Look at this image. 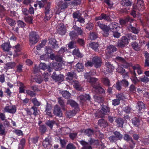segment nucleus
I'll list each match as a JSON object with an SVG mask.
<instances>
[{
	"label": "nucleus",
	"mask_w": 149,
	"mask_h": 149,
	"mask_svg": "<svg viewBox=\"0 0 149 149\" xmlns=\"http://www.w3.org/2000/svg\"><path fill=\"white\" fill-rule=\"evenodd\" d=\"M29 38L30 44L31 46L35 45L38 41L39 36L36 32L32 31L29 33Z\"/></svg>",
	"instance_id": "f257e3e1"
},
{
	"label": "nucleus",
	"mask_w": 149,
	"mask_h": 149,
	"mask_svg": "<svg viewBox=\"0 0 149 149\" xmlns=\"http://www.w3.org/2000/svg\"><path fill=\"white\" fill-rule=\"evenodd\" d=\"M79 142L83 146L81 149H92V147L91 146V145L93 143H95L97 145L98 144V140H94L92 139V138H91L89 141V143L83 140L79 141Z\"/></svg>",
	"instance_id": "f03ea898"
},
{
	"label": "nucleus",
	"mask_w": 149,
	"mask_h": 149,
	"mask_svg": "<svg viewBox=\"0 0 149 149\" xmlns=\"http://www.w3.org/2000/svg\"><path fill=\"white\" fill-rule=\"evenodd\" d=\"M112 134H113L108 138L109 140L111 143L115 142L118 140H121L123 138V135L117 131L113 132Z\"/></svg>",
	"instance_id": "7ed1b4c3"
},
{
	"label": "nucleus",
	"mask_w": 149,
	"mask_h": 149,
	"mask_svg": "<svg viewBox=\"0 0 149 149\" xmlns=\"http://www.w3.org/2000/svg\"><path fill=\"white\" fill-rule=\"evenodd\" d=\"M50 3H48L47 4V6L45 7V16L44 18V20L45 22L49 20L53 15L52 12L50 8Z\"/></svg>",
	"instance_id": "20e7f679"
},
{
	"label": "nucleus",
	"mask_w": 149,
	"mask_h": 149,
	"mask_svg": "<svg viewBox=\"0 0 149 149\" xmlns=\"http://www.w3.org/2000/svg\"><path fill=\"white\" fill-rule=\"evenodd\" d=\"M128 43V39L125 36H123L117 42V46L119 48H123Z\"/></svg>",
	"instance_id": "39448f33"
},
{
	"label": "nucleus",
	"mask_w": 149,
	"mask_h": 149,
	"mask_svg": "<svg viewBox=\"0 0 149 149\" xmlns=\"http://www.w3.org/2000/svg\"><path fill=\"white\" fill-rule=\"evenodd\" d=\"M93 65L96 68H100L102 63L101 59L98 56H95L93 57L92 59Z\"/></svg>",
	"instance_id": "423d86ee"
},
{
	"label": "nucleus",
	"mask_w": 149,
	"mask_h": 149,
	"mask_svg": "<svg viewBox=\"0 0 149 149\" xmlns=\"http://www.w3.org/2000/svg\"><path fill=\"white\" fill-rule=\"evenodd\" d=\"M97 25L102 29L105 33H106V36L109 35V26L103 24L101 23L100 21L97 23Z\"/></svg>",
	"instance_id": "0eeeda50"
},
{
	"label": "nucleus",
	"mask_w": 149,
	"mask_h": 149,
	"mask_svg": "<svg viewBox=\"0 0 149 149\" xmlns=\"http://www.w3.org/2000/svg\"><path fill=\"white\" fill-rule=\"evenodd\" d=\"M4 110L6 112L14 114L16 112V108L15 106L9 105L6 106Z\"/></svg>",
	"instance_id": "6e6552de"
},
{
	"label": "nucleus",
	"mask_w": 149,
	"mask_h": 149,
	"mask_svg": "<svg viewBox=\"0 0 149 149\" xmlns=\"http://www.w3.org/2000/svg\"><path fill=\"white\" fill-rule=\"evenodd\" d=\"M102 19H104L108 22H111V21L110 16L108 14L102 13L100 16L95 18V19L96 20H101Z\"/></svg>",
	"instance_id": "1a4fd4ad"
},
{
	"label": "nucleus",
	"mask_w": 149,
	"mask_h": 149,
	"mask_svg": "<svg viewBox=\"0 0 149 149\" xmlns=\"http://www.w3.org/2000/svg\"><path fill=\"white\" fill-rule=\"evenodd\" d=\"M95 91L97 94H103L105 93V90L101 86L100 84H98L95 87L92 89V91Z\"/></svg>",
	"instance_id": "9d476101"
},
{
	"label": "nucleus",
	"mask_w": 149,
	"mask_h": 149,
	"mask_svg": "<svg viewBox=\"0 0 149 149\" xmlns=\"http://www.w3.org/2000/svg\"><path fill=\"white\" fill-rule=\"evenodd\" d=\"M48 43L52 45L51 47L52 48L55 49L59 47L57 43V41L54 38H49L48 39Z\"/></svg>",
	"instance_id": "9b49d317"
},
{
	"label": "nucleus",
	"mask_w": 149,
	"mask_h": 149,
	"mask_svg": "<svg viewBox=\"0 0 149 149\" xmlns=\"http://www.w3.org/2000/svg\"><path fill=\"white\" fill-rule=\"evenodd\" d=\"M57 30V33L62 35L65 34L66 33L65 28L62 24H60L58 26Z\"/></svg>",
	"instance_id": "f8f14e48"
},
{
	"label": "nucleus",
	"mask_w": 149,
	"mask_h": 149,
	"mask_svg": "<svg viewBox=\"0 0 149 149\" xmlns=\"http://www.w3.org/2000/svg\"><path fill=\"white\" fill-rule=\"evenodd\" d=\"M78 99L82 103L85 102L86 100L90 101L91 97L88 94H85L84 95H81L78 97Z\"/></svg>",
	"instance_id": "ddd939ff"
},
{
	"label": "nucleus",
	"mask_w": 149,
	"mask_h": 149,
	"mask_svg": "<svg viewBox=\"0 0 149 149\" xmlns=\"http://www.w3.org/2000/svg\"><path fill=\"white\" fill-rule=\"evenodd\" d=\"M134 19L130 18L129 16H127L124 19H121L120 20V24L123 26H126L128 22H132Z\"/></svg>",
	"instance_id": "4468645a"
},
{
	"label": "nucleus",
	"mask_w": 149,
	"mask_h": 149,
	"mask_svg": "<svg viewBox=\"0 0 149 149\" xmlns=\"http://www.w3.org/2000/svg\"><path fill=\"white\" fill-rule=\"evenodd\" d=\"M105 65L107 68L106 71L109 73H111L114 69V66L108 61H105Z\"/></svg>",
	"instance_id": "2eb2a0df"
},
{
	"label": "nucleus",
	"mask_w": 149,
	"mask_h": 149,
	"mask_svg": "<svg viewBox=\"0 0 149 149\" xmlns=\"http://www.w3.org/2000/svg\"><path fill=\"white\" fill-rule=\"evenodd\" d=\"M53 113L56 116H61L62 115V111L60 107L58 105H55Z\"/></svg>",
	"instance_id": "dca6fc26"
},
{
	"label": "nucleus",
	"mask_w": 149,
	"mask_h": 149,
	"mask_svg": "<svg viewBox=\"0 0 149 149\" xmlns=\"http://www.w3.org/2000/svg\"><path fill=\"white\" fill-rule=\"evenodd\" d=\"M123 139L125 140L127 142H130V141L132 143L133 146H130L131 148H133L134 147L135 144V142L133 141L131 136H130L128 134H124Z\"/></svg>",
	"instance_id": "f3484780"
},
{
	"label": "nucleus",
	"mask_w": 149,
	"mask_h": 149,
	"mask_svg": "<svg viewBox=\"0 0 149 149\" xmlns=\"http://www.w3.org/2000/svg\"><path fill=\"white\" fill-rule=\"evenodd\" d=\"M106 50L108 54H111L114 52H116L117 51V48L115 46L111 45L107 47Z\"/></svg>",
	"instance_id": "a211bd4d"
},
{
	"label": "nucleus",
	"mask_w": 149,
	"mask_h": 149,
	"mask_svg": "<svg viewBox=\"0 0 149 149\" xmlns=\"http://www.w3.org/2000/svg\"><path fill=\"white\" fill-rule=\"evenodd\" d=\"M52 77L56 81H60L63 80L64 76L63 75L61 74L57 75L55 72H54L52 76Z\"/></svg>",
	"instance_id": "6ab92c4d"
},
{
	"label": "nucleus",
	"mask_w": 149,
	"mask_h": 149,
	"mask_svg": "<svg viewBox=\"0 0 149 149\" xmlns=\"http://www.w3.org/2000/svg\"><path fill=\"white\" fill-rule=\"evenodd\" d=\"M39 68L40 69L45 70H47L49 72L51 71V69L49 66L47 65L45 63H41L39 65Z\"/></svg>",
	"instance_id": "aec40b11"
},
{
	"label": "nucleus",
	"mask_w": 149,
	"mask_h": 149,
	"mask_svg": "<svg viewBox=\"0 0 149 149\" xmlns=\"http://www.w3.org/2000/svg\"><path fill=\"white\" fill-rule=\"evenodd\" d=\"M98 124L99 126L102 128H105L108 125L107 121L103 119L98 120Z\"/></svg>",
	"instance_id": "412c9836"
},
{
	"label": "nucleus",
	"mask_w": 149,
	"mask_h": 149,
	"mask_svg": "<svg viewBox=\"0 0 149 149\" xmlns=\"http://www.w3.org/2000/svg\"><path fill=\"white\" fill-rule=\"evenodd\" d=\"M50 58L51 59L55 60L58 62H61L63 60L62 57L59 55H55L54 54H50Z\"/></svg>",
	"instance_id": "4be33fe9"
},
{
	"label": "nucleus",
	"mask_w": 149,
	"mask_h": 149,
	"mask_svg": "<svg viewBox=\"0 0 149 149\" xmlns=\"http://www.w3.org/2000/svg\"><path fill=\"white\" fill-rule=\"evenodd\" d=\"M52 108V107L51 104L47 102L45 112L47 115L51 117H52V116L51 113V110Z\"/></svg>",
	"instance_id": "5701e85b"
},
{
	"label": "nucleus",
	"mask_w": 149,
	"mask_h": 149,
	"mask_svg": "<svg viewBox=\"0 0 149 149\" xmlns=\"http://www.w3.org/2000/svg\"><path fill=\"white\" fill-rule=\"evenodd\" d=\"M59 9L62 10H64L68 8V3L65 1H61L59 2L58 4Z\"/></svg>",
	"instance_id": "b1692460"
},
{
	"label": "nucleus",
	"mask_w": 149,
	"mask_h": 149,
	"mask_svg": "<svg viewBox=\"0 0 149 149\" xmlns=\"http://www.w3.org/2000/svg\"><path fill=\"white\" fill-rule=\"evenodd\" d=\"M74 29V30L75 31L76 33L79 35H82L84 33V31L81 28L77 26L76 25H74L73 27Z\"/></svg>",
	"instance_id": "393cba45"
},
{
	"label": "nucleus",
	"mask_w": 149,
	"mask_h": 149,
	"mask_svg": "<svg viewBox=\"0 0 149 149\" xmlns=\"http://www.w3.org/2000/svg\"><path fill=\"white\" fill-rule=\"evenodd\" d=\"M98 80V79L97 78L91 77L88 82L91 84V86L93 87L92 88H93L98 85V84L96 83Z\"/></svg>",
	"instance_id": "a878e982"
},
{
	"label": "nucleus",
	"mask_w": 149,
	"mask_h": 149,
	"mask_svg": "<svg viewBox=\"0 0 149 149\" xmlns=\"http://www.w3.org/2000/svg\"><path fill=\"white\" fill-rule=\"evenodd\" d=\"M101 80L103 84L105 86L109 87L110 85L109 79L107 77H104L101 79Z\"/></svg>",
	"instance_id": "bb28decb"
},
{
	"label": "nucleus",
	"mask_w": 149,
	"mask_h": 149,
	"mask_svg": "<svg viewBox=\"0 0 149 149\" xmlns=\"http://www.w3.org/2000/svg\"><path fill=\"white\" fill-rule=\"evenodd\" d=\"M76 74L73 72H68L67 74V77L66 78L67 80H72L74 78L76 77Z\"/></svg>",
	"instance_id": "cd10ccee"
},
{
	"label": "nucleus",
	"mask_w": 149,
	"mask_h": 149,
	"mask_svg": "<svg viewBox=\"0 0 149 149\" xmlns=\"http://www.w3.org/2000/svg\"><path fill=\"white\" fill-rule=\"evenodd\" d=\"M115 122L117 123V125L118 127H123V124L124 123V121L123 119L119 118L116 119Z\"/></svg>",
	"instance_id": "c85d7f7f"
},
{
	"label": "nucleus",
	"mask_w": 149,
	"mask_h": 149,
	"mask_svg": "<svg viewBox=\"0 0 149 149\" xmlns=\"http://www.w3.org/2000/svg\"><path fill=\"white\" fill-rule=\"evenodd\" d=\"M128 29L130 31L135 34H138L139 32V30L137 28L132 26L130 24L128 27Z\"/></svg>",
	"instance_id": "c756f323"
},
{
	"label": "nucleus",
	"mask_w": 149,
	"mask_h": 149,
	"mask_svg": "<svg viewBox=\"0 0 149 149\" xmlns=\"http://www.w3.org/2000/svg\"><path fill=\"white\" fill-rule=\"evenodd\" d=\"M67 103L68 104H70L72 107L75 109H77L78 108V104L74 101L72 100H68Z\"/></svg>",
	"instance_id": "7c9ffc66"
},
{
	"label": "nucleus",
	"mask_w": 149,
	"mask_h": 149,
	"mask_svg": "<svg viewBox=\"0 0 149 149\" xmlns=\"http://www.w3.org/2000/svg\"><path fill=\"white\" fill-rule=\"evenodd\" d=\"M138 105V109L140 112H141V111L145 109V104L141 101H139L137 103Z\"/></svg>",
	"instance_id": "2f4dec72"
},
{
	"label": "nucleus",
	"mask_w": 149,
	"mask_h": 149,
	"mask_svg": "<svg viewBox=\"0 0 149 149\" xmlns=\"http://www.w3.org/2000/svg\"><path fill=\"white\" fill-rule=\"evenodd\" d=\"M1 46L4 51L8 52L11 47L10 44L8 43L3 44Z\"/></svg>",
	"instance_id": "473e14b6"
},
{
	"label": "nucleus",
	"mask_w": 149,
	"mask_h": 149,
	"mask_svg": "<svg viewBox=\"0 0 149 149\" xmlns=\"http://www.w3.org/2000/svg\"><path fill=\"white\" fill-rule=\"evenodd\" d=\"M70 39L72 40H74L77 38L78 35L76 33V32L74 30L70 31L69 33Z\"/></svg>",
	"instance_id": "72a5a7b5"
},
{
	"label": "nucleus",
	"mask_w": 149,
	"mask_h": 149,
	"mask_svg": "<svg viewBox=\"0 0 149 149\" xmlns=\"http://www.w3.org/2000/svg\"><path fill=\"white\" fill-rule=\"evenodd\" d=\"M109 28V30H111L112 32L115 31L118 28V24L115 23H111Z\"/></svg>",
	"instance_id": "f704fd0d"
},
{
	"label": "nucleus",
	"mask_w": 149,
	"mask_h": 149,
	"mask_svg": "<svg viewBox=\"0 0 149 149\" xmlns=\"http://www.w3.org/2000/svg\"><path fill=\"white\" fill-rule=\"evenodd\" d=\"M89 46L93 49L97 51L98 50L99 44L97 42H92L89 43Z\"/></svg>",
	"instance_id": "c9c22d12"
},
{
	"label": "nucleus",
	"mask_w": 149,
	"mask_h": 149,
	"mask_svg": "<svg viewBox=\"0 0 149 149\" xmlns=\"http://www.w3.org/2000/svg\"><path fill=\"white\" fill-rule=\"evenodd\" d=\"M75 67L76 69L79 72L83 71L84 66L83 64L81 63H78L76 65Z\"/></svg>",
	"instance_id": "e433bc0d"
},
{
	"label": "nucleus",
	"mask_w": 149,
	"mask_h": 149,
	"mask_svg": "<svg viewBox=\"0 0 149 149\" xmlns=\"http://www.w3.org/2000/svg\"><path fill=\"white\" fill-rule=\"evenodd\" d=\"M76 113V112L74 110H69L66 111V115L67 117L70 118L72 117L75 116Z\"/></svg>",
	"instance_id": "4c0bfd02"
},
{
	"label": "nucleus",
	"mask_w": 149,
	"mask_h": 149,
	"mask_svg": "<svg viewBox=\"0 0 149 149\" xmlns=\"http://www.w3.org/2000/svg\"><path fill=\"white\" fill-rule=\"evenodd\" d=\"M132 122L134 126L138 127L140 125V121L138 118L134 117L132 120Z\"/></svg>",
	"instance_id": "58836bf2"
},
{
	"label": "nucleus",
	"mask_w": 149,
	"mask_h": 149,
	"mask_svg": "<svg viewBox=\"0 0 149 149\" xmlns=\"http://www.w3.org/2000/svg\"><path fill=\"white\" fill-rule=\"evenodd\" d=\"M74 87L77 90L82 91L83 90L80 83L78 81H75L74 84Z\"/></svg>",
	"instance_id": "ea45409f"
},
{
	"label": "nucleus",
	"mask_w": 149,
	"mask_h": 149,
	"mask_svg": "<svg viewBox=\"0 0 149 149\" xmlns=\"http://www.w3.org/2000/svg\"><path fill=\"white\" fill-rule=\"evenodd\" d=\"M49 137V136H48L43 141L42 145L45 148H47L50 143Z\"/></svg>",
	"instance_id": "a19ab883"
},
{
	"label": "nucleus",
	"mask_w": 149,
	"mask_h": 149,
	"mask_svg": "<svg viewBox=\"0 0 149 149\" xmlns=\"http://www.w3.org/2000/svg\"><path fill=\"white\" fill-rule=\"evenodd\" d=\"M94 98L95 101L98 103H102L104 101L103 97L100 96H98L97 95L94 96Z\"/></svg>",
	"instance_id": "79ce46f5"
},
{
	"label": "nucleus",
	"mask_w": 149,
	"mask_h": 149,
	"mask_svg": "<svg viewBox=\"0 0 149 149\" xmlns=\"http://www.w3.org/2000/svg\"><path fill=\"white\" fill-rule=\"evenodd\" d=\"M105 115V114L101 110L96 111L95 113V116L98 118H102L104 117Z\"/></svg>",
	"instance_id": "37998d69"
},
{
	"label": "nucleus",
	"mask_w": 149,
	"mask_h": 149,
	"mask_svg": "<svg viewBox=\"0 0 149 149\" xmlns=\"http://www.w3.org/2000/svg\"><path fill=\"white\" fill-rule=\"evenodd\" d=\"M48 0H42L41 1H40L38 2V4L40 8L43 7L45 6H47V4L49 2L47 3Z\"/></svg>",
	"instance_id": "c03bdc74"
},
{
	"label": "nucleus",
	"mask_w": 149,
	"mask_h": 149,
	"mask_svg": "<svg viewBox=\"0 0 149 149\" xmlns=\"http://www.w3.org/2000/svg\"><path fill=\"white\" fill-rule=\"evenodd\" d=\"M6 20L8 24L11 26H13L16 24L15 21L11 18L7 17L6 18Z\"/></svg>",
	"instance_id": "a18cd8bd"
},
{
	"label": "nucleus",
	"mask_w": 149,
	"mask_h": 149,
	"mask_svg": "<svg viewBox=\"0 0 149 149\" xmlns=\"http://www.w3.org/2000/svg\"><path fill=\"white\" fill-rule=\"evenodd\" d=\"M120 3L123 6H131L132 2L129 0H122L120 2Z\"/></svg>",
	"instance_id": "49530a36"
},
{
	"label": "nucleus",
	"mask_w": 149,
	"mask_h": 149,
	"mask_svg": "<svg viewBox=\"0 0 149 149\" xmlns=\"http://www.w3.org/2000/svg\"><path fill=\"white\" fill-rule=\"evenodd\" d=\"M134 75L132 76L131 78V80L132 82L135 85L139 81V80L136 77V74L135 71H134Z\"/></svg>",
	"instance_id": "de8ad7c7"
},
{
	"label": "nucleus",
	"mask_w": 149,
	"mask_h": 149,
	"mask_svg": "<svg viewBox=\"0 0 149 149\" xmlns=\"http://www.w3.org/2000/svg\"><path fill=\"white\" fill-rule=\"evenodd\" d=\"M61 93L63 97L65 98L68 99L70 97L71 94L67 91H62Z\"/></svg>",
	"instance_id": "09e8293b"
},
{
	"label": "nucleus",
	"mask_w": 149,
	"mask_h": 149,
	"mask_svg": "<svg viewBox=\"0 0 149 149\" xmlns=\"http://www.w3.org/2000/svg\"><path fill=\"white\" fill-rule=\"evenodd\" d=\"M47 130L46 126L44 125H42L40 126L39 130L40 132L42 134L45 133Z\"/></svg>",
	"instance_id": "8fccbe9b"
},
{
	"label": "nucleus",
	"mask_w": 149,
	"mask_h": 149,
	"mask_svg": "<svg viewBox=\"0 0 149 149\" xmlns=\"http://www.w3.org/2000/svg\"><path fill=\"white\" fill-rule=\"evenodd\" d=\"M56 124V123L54 120H48L46 123V124L51 129L53 128L54 125Z\"/></svg>",
	"instance_id": "3c124183"
},
{
	"label": "nucleus",
	"mask_w": 149,
	"mask_h": 149,
	"mask_svg": "<svg viewBox=\"0 0 149 149\" xmlns=\"http://www.w3.org/2000/svg\"><path fill=\"white\" fill-rule=\"evenodd\" d=\"M53 67L56 70H60L61 69V64L60 63H55L53 65Z\"/></svg>",
	"instance_id": "603ef678"
},
{
	"label": "nucleus",
	"mask_w": 149,
	"mask_h": 149,
	"mask_svg": "<svg viewBox=\"0 0 149 149\" xmlns=\"http://www.w3.org/2000/svg\"><path fill=\"white\" fill-rule=\"evenodd\" d=\"M101 110L105 114V115L106 114L108 113H109L110 112V109L109 107L107 106L103 105L102 107V108L101 109Z\"/></svg>",
	"instance_id": "864d4df0"
},
{
	"label": "nucleus",
	"mask_w": 149,
	"mask_h": 149,
	"mask_svg": "<svg viewBox=\"0 0 149 149\" xmlns=\"http://www.w3.org/2000/svg\"><path fill=\"white\" fill-rule=\"evenodd\" d=\"M34 79L36 82L39 84H40L42 81L41 76L39 75H36Z\"/></svg>",
	"instance_id": "5fc2aeb1"
},
{
	"label": "nucleus",
	"mask_w": 149,
	"mask_h": 149,
	"mask_svg": "<svg viewBox=\"0 0 149 149\" xmlns=\"http://www.w3.org/2000/svg\"><path fill=\"white\" fill-rule=\"evenodd\" d=\"M133 48L136 51L139 50V45L137 42H132L131 44Z\"/></svg>",
	"instance_id": "6e6d98bb"
},
{
	"label": "nucleus",
	"mask_w": 149,
	"mask_h": 149,
	"mask_svg": "<svg viewBox=\"0 0 149 149\" xmlns=\"http://www.w3.org/2000/svg\"><path fill=\"white\" fill-rule=\"evenodd\" d=\"M73 53L78 57L82 58L83 56V55L80 52L78 49H74L73 51Z\"/></svg>",
	"instance_id": "4d7b16f0"
},
{
	"label": "nucleus",
	"mask_w": 149,
	"mask_h": 149,
	"mask_svg": "<svg viewBox=\"0 0 149 149\" xmlns=\"http://www.w3.org/2000/svg\"><path fill=\"white\" fill-rule=\"evenodd\" d=\"M6 66L8 69L13 68L16 65L15 62H10L6 64Z\"/></svg>",
	"instance_id": "13d9d810"
},
{
	"label": "nucleus",
	"mask_w": 149,
	"mask_h": 149,
	"mask_svg": "<svg viewBox=\"0 0 149 149\" xmlns=\"http://www.w3.org/2000/svg\"><path fill=\"white\" fill-rule=\"evenodd\" d=\"M76 41L73 40L69 43L68 45V47L70 49L75 48L76 47Z\"/></svg>",
	"instance_id": "bf43d9fd"
},
{
	"label": "nucleus",
	"mask_w": 149,
	"mask_h": 149,
	"mask_svg": "<svg viewBox=\"0 0 149 149\" xmlns=\"http://www.w3.org/2000/svg\"><path fill=\"white\" fill-rule=\"evenodd\" d=\"M31 109L33 110V113H32L33 115L35 116L39 115L38 111H39V110L38 109V108L35 106H33L32 107Z\"/></svg>",
	"instance_id": "052dcab7"
},
{
	"label": "nucleus",
	"mask_w": 149,
	"mask_h": 149,
	"mask_svg": "<svg viewBox=\"0 0 149 149\" xmlns=\"http://www.w3.org/2000/svg\"><path fill=\"white\" fill-rule=\"evenodd\" d=\"M93 132L94 131L93 130L87 129L85 130L84 133L87 136H90L93 134Z\"/></svg>",
	"instance_id": "680f3d73"
},
{
	"label": "nucleus",
	"mask_w": 149,
	"mask_h": 149,
	"mask_svg": "<svg viewBox=\"0 0 149 149\" xmlns=\"http://www.w3.org/2000/svg\"><path fill=\"white\" fill-rule=\"evenodd\" d=\"M58 100V103L60 104L62 109H64L65 107L64 101L61 97L59 98Z\"/></svg>",
	"instance_id": "e2e57ef3"
},
{
	"label": "nucleus",
	"mask_w": 149,
	"mask_h": 149,
	"mask_svg": "<svg viewBox=\"0 0 149 149\" xmlns=\"http://www.w3.org/2000/svg\"><path fill=\"white\" fill-rule=\"evenodd\" d=\"M137 10L136 7L133 6L131 13V14L134 18L136 16V11Z\"/></svg>",
	"instance_id": "0e129e2a"
},
{
	"label": "nucleus",
	"mask_w": 149,
	"mask_h": 149,
	"mask_svg": "<svg viewBox=\"0 0 149 149\" xmlns=\"http://www.w3.org/2000/svg\"><path fill=\"white\" fill-rule=\"evenodd\" d=\"M77 42L81 46L84 47L85 45V41L83 39L78 38Z\"/></svg>",
	"instance_id": "69168bd1"
},
{
	"label": "nucleus",
	"mask_w": 149,
	"mask_h": 149,
	"mask_svg": "<svg viewBox=\"0 0 149 149\" xmlns=\"http://www.w3.org/2000/svg\"><path fill=\"white\" fill-rule=\"evenodd\" d=\"M21 46L18 44L16 45L13 47V48L14 49V51L15 52H19L21 50Z\"/></svg>",
	"instance_id": "338daca9"
},
{
	"label": "nucleus",
	"mask_w": 149,
	"mask_h": 149,
	"mask_svg": "<svg viewBox=\"0 0 149 149\" xmlns=\"http://www.w3.org/2000/svg\"><path fill=\"white\" fill-rule=\"evenodd\" d=\"M120 82L121 85L125 87H127L129 85V83L128 81L125 79H123L120 81Z\"/></svg>",
	"instance_id": "774afa93"
}]
</instances>
